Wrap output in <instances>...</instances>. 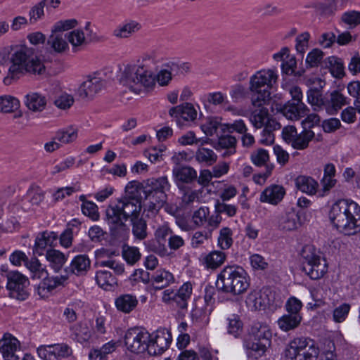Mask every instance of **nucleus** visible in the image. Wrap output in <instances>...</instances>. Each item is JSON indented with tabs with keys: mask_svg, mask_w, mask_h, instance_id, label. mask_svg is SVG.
<instances>
[{
	"mask_svg": "<svg viewBox=\"0 0 360 360\" xmlns=\"http://www.w3.org/2000/svg\"><path fill=\"white\" fill-rule=\"evenodd\" d=\"M269 160V155L267 150L259 148L252 152L251 154V160L254 165L258 167L264 166Z\"/></svg>",
	"mask_w": 360,
	"mask_h": 360,
	"instance_id": "obj_60",
	"label": "nucleus"
},
{
	"mask_svg": "<svg viewBox=\"0 0 360 360\" xmlns=\"http://www.w3.org/2000/svg\"><path fill=\"white\" fill-rule=\"evenodd\" d=\"M192 321L194 324L199 327H203L209 323V317L202 307H195L191 311V314Z\"/></svg>",
	"mask_w": 360,
	"mask_h": 360,
	"instance_id": "obj_51",
	"label": "nucleus"
},
{
	"mask_svg": "<svg viewBox=\"0 0 360 360\" xmlns=\"http://www.w3.org/2000/svg\"><path fill=\"white\" fill-rule=\"evenodd\" d=\"M141 210V200L122 198L106 209V221L115 233L119 230L125 231V222L139 217Z\"/></svg>",
	"mask_w": 360,
	"mask_h": 360,
	"instance_id": "obj_3",
	"label": "nucleus"
},
{
	"mask_svg": "<svg viewBox=\"0 0 360 360\" xmlns=\"http://www.w3.org/2000/svg\"><path fill=\"white\" fill-rule=\"evenodd\" d=\"M77 137V130L73 127H68L57 131L55 139L63 143H69L76 140Z\"/></svg>",
	"mask_w": 360,
	"mask_h": 360,
	"instance_id": "obj_50",
	"label": "nucleus"
},
{
	"mask_svg": "<svg viewBox=\"0 0 360 360\" xmlns=\"http://www.w3.org/2000/svg\"><path fill=\"white\" fill-rule=\"evenodd\" d=\"M71 338L72 340L84 343L89 340L92 332L87 322H79L70 327Z\"/></svg>",
	"mask_w": 360,
	"mask_h": 360,
	"instance_id": "obj_25",
	"label": "nucleus"
},
{
	"mask_svg": "<svg viewBox=\"0 0 360 360\" xmlns=\"http://www.w3.org/2000/svg\"><path fill=\"white\" fill-rule=\"evenodd\" d=\"M124 341L127 349L131 352L142 354L147 351L149 354L151 335L144 328L138 327L129 328L124 335Z\"/></svg>",
	"mask_w": 360,
	"mask_h": 360,
	"instance_id": "obj_10",
	"label": "nucleus"
},
{
	"mask_svg": "<svg viewBox=\"0 0 360 360\" xmlns=\"http://www.w3.org/2000/svg\"><path fill=\"white\" fill-rule=\"evenodd\" d=\"M328 216L333 226L340 233L353 236L360 232V206L356 202L337 200L331 205Z\"/></svg>",
	"mask_w": 360,
	"mask_h": 360,
	"instance_id": "obj_2",
	"label": "nucleus"
},
{
	"mask_svg": "<svg viewBox=\"0 0 360 360\" xmlns=\"http://www.w3.org/2000/svg\"><path fill=\"white\" fill-rule=\"evenodd\" d=\"M174 282L172 273L165 269H159L152 276V283L155 289L160 290Z\"/></svg>",
	"mask_w": 360,
	"mask_h": 360,
	"instance_id": "obj_30",
	"label": "nucleus"
},
{
	"mask_svg": "<svg viewBox=\"0 0 360 360\" xmlns=\"http://www.w3.org/2000/svg\"><path fill=\"white\" fill-rule=\"evenodd\" d=\"M19 347V341L11 334H5L0 340V352L5 360H19L15 354Z\"/></svg>",
	"mask_w": 360,
	"mask_h": 360,
	"instance_id": "obj_17",
	"label": "nucleus"
},
{
	"mask_svg": "<svg viewBox=\"0 0 360 360\" xmlns=\"http://www.w3.org/2000/svg\"><path fill=\"white\" fill-rule=\"evenodd\" d=\"M97 284L105 290H111L117 285L116 278L107 270H98L95 276Z\"/></svg>",
	"mask_w": 360,
	"mask_h": 360,
	"instance_id": "obj_34",
	"label": "nucleus"
},
{
	"mask_svg": "<svg viewBox=\"0 0 360 360\" xmlns=\"http://www.w3.org/2000/svg\"><path fill=\"white\" fill-rule=\"evenodd\" d=\"M11 71L13 72L41 75L45 71L44 64L34 55L33 50L26 46L17 49L11 55Z\"/></svg>",
	"mask_w": 360,
	"mask_h": 360,
	"instance_id": "obj_7",
	"label": "nucleus"
},
{
	"mask_svg": "<svg viewBox=\"0 0 360 360\" xmlns=\"http://www.w3.org/2000/svg\"><path fill=\"white\" fill-rule=\"evenodd\" d=\"M58 239L57 233L53 231H46L39 233L35 238L34 254L39 256L46 254L48 250L53 249V248L57 245Z\"/></svg>",
	"mask_w": 360,
	"mask_h": 360,
	"instance_id": "obj_16",
	"label": "nucleus"
},
{
	"mask_svg": "<svg viewBox=\"0 0 360 360\" xmlns=\"http://www.w3.org/2000/svg\"><path fill=\"white\" fill-rule=\"evenodd\" d=\"M149 354L158 355L163 353L169 347L172 336L169 331L165 328L157 330L150 334Z\"/></svg>",
	"mask_w": 360,
	"mask_h": 360,
	"instance_id": "obj_15",
	"label": "nucleus"
},
{
	"mask_svg": "<svg viewBox=\"0 0 360 360\" xmlns=\"http://www.w3.org/2000/svg\"><path fill=\"white\" fill-rule=\"evenodd\" d=\"M281 112L288 120H297L307 113V107L303 103L288 101L281 107Z\"/></svg>",
	"mask_w": 360,
	"mask_h": 360,
	"instance_id": "obj_21",
	"label": "nucleus"
},
{
	"mask_svg": "<svg viewBox=\"0 0 360 360\" xmlns=\"http://www.w3.org/2000/svg\"><path fill=\"white\" fill-rule=\"evenodd\" d=\"M341 20L349 27H354L360 24V12L356 11L345 12L341 16Z\"/></svg>",
	"mask_w": 360,
	"mask_h": 360,
	"instance_id": "obj_59",
	"label": "nucleus"
},
{
	"mask_svg": "<svg viewBox=\"0 0 360 360\" xmlns=\"http://www.w3.org/2000/svg\"><path fill=\"white\" fill-rule=\"evenodd\" d=\"M223 126L217 117H208L205 124L201 126L202 131L207 136H213L217 133V129L221 127L223 131Z\"/></svg>",
	"mask_w": 360,
	"mask_h": 360,
	"instance_id": "obj_56",
	"label": "nucleus"
},
{
	"mask_svg": "<svg viewBox=\"0 0 360 360\" xmlns=\"http://www.w3.org/2000/svg\"><path fill=\"white\" fill-rule=\"evenodd\" d=\"M315 134L311 129H303L298 134L297 133L291 146L297 150H304L309 146V142L314 138Z\"/></svg>",
	"mask_w": 360,
	"mask_h": 360,
	"instance_id": "obj_37",
	"label": "nucleus"
},
{
	"mask_svg": "<svg viewBox=\"0 0 360 360\" xmlns=\"http://www.w3.org/2000/svg\"><path fill=\"white\" fill-rule=\"evenodd\" d=\"M274 292L269 288L254 290L247 297L248 304L255 310L265 309L274 304Z\"/></svg>",
	"mask_w": 360,
	"mask_h": 360,
	"instance_id": "obj_13",
	"label": "nucleus"
},
{
	"mask_svg": "<svg viewBox=\"0 0 360 360\" xmlns=\"http://www.w3.org/2000/svg\"><path fill=\"white\" fill-rule=\"evenodd\" d=\"M202 100L204 103L207 102L214 105H222L228 103L226 95L220 91L206 94L202 96Z\"/></svg>",
	"mask_w": 360,
	"mask_h": 360,
	"instance_id": "obj_55",
	"label": "nucleus"
},
{
	"mask_svg": "<svg viewBox=\"0 0 360 360\" xmlns=\"http://www.w3.org/2000/svg\"><path fill=\"white\" fill-rule=\"evenodd\" d=\"M300 225V217L294 211L285 214L279 221V226L284 231H293Z\"/></svg>",
	"mask_w": 360,
	"mask_h": 360,
	"instance_id": "obj_38",
	"label": "nucleus"
},
{
	"mask_svg": "<svg viewBox=\"0 0 360 360\" xmlns=\"http://www.w3.org/2000/svg\"><path fill=\"white\" fill-rule=\"evenodd\" d=\"M330 72L335 78H342L345 75V67L341 59L337 57L328 58Z\"/></svg>",
	"mask_w": 360,
	"mask_h": 360,
	"instance_id": "obj_52",
	"label": "nucleus"
},
{
	"mask_svg": "<svg viewBox=\"0 0 360 360\" xmlns=\"http://www.w3.org/2000/svg\"><path fill=\"white\" fill-rule=\"evenodd\" d=\"M250 339L244 342L248 356L258 359L263 356L271 343L272 333L269 325L257 322L249 332Z\"/></svg>",
	"mask_w": 360,
	"mask_h": 360,
	"instance_id": "obj_6",
	"label": "nucleus"
},
{
	"mask_svg": "<svg viewBox=\"0 0 360 360\" xmlns=\"http://www.w3.org/2000/svg\"><path fill=\"white\" fill-rule=\"evenodd\" d=\"M302 271L311 279H319L327 272L326 261L313 245H305L301 252Z\"/></svg>",
	"mask_w": 360,
	"mask_h": 360,
	"instance_id": "obj_9",
	"label": "nucleus"
},
{
	"mask_svg": "<svg viewBox=\"0 0 360 360\" xmlns=\"http://www.w3.org/2000/svg\"><path fill=\"white\" fill-rule=\"evenodd\" d=\"M46 98L37 92H30L25 96V104L33 112H41L46 105Z\"/></svg>",
	"mask_w": 360,
	"mask_h": 360,
	"instance_id": "obj_26",
	"label": "nucleus"
},
{
	"mask_svg": "<svg viewBox=\"0 0 360 360\" xmlns=\"http://www.w3.org/2000/svg\"><path fill=\"white\" fill-rule=\"evenodd\" d=\"M310 39V34L308 32H304L299 34L295 39V48L297 51L303 55L309 46V40Z\"/></svg>",
	"mask_w": 360,
	"mask_h": 360,
	"instance_id": "obj_64",
	"label": "nucleus"
},
{
	"mask_svg": "<svg viewBox=\"0 0 360 360\" xmlns=\"http://www.w3.org/2000/svg\"><path fill=\"white\" fill-rule=\"evenodd\" d=\"M319 353V348L313 340L297 337L286 345L281 360H313L318 356Z\"/></svg>",
	"mask_w": 360,
	"mask_h": 360,
	"instance_id": "obj_8",
	"label": "nucleus"
},
{
	"mask_svg": "<svg viewBox=\"0 0 360 360\" xmlns=\"http://www.w3.org/2000/svg\"><path fill=\"white\" fill-rule=\"evenodd\" d=\"M159 60L155 52L145 54L141 65H127L124 68L120 78V83L136 94L153 88L155 84V78L148 68L157 64Z\"/></svg>",
	"mask_w": 360,
	"mask_h": 360,
	"instance_id": "obj_1",
	"label": "nucleus"
},
{
	"mask_svg": "<svg viewBox=\"0 0 360 360\" xmlns=\"http://www.w3.org/2000/svg\"><path fill=\"white\" fill-rule=\"evenodd\" d=\"M91 266V260L86 255H79L75 256L70 262V266L65 269V271L75 274L76 276L85 275Z\"/></svg>",
	"mask_w": 360,
	"mask_h": 360,
	"instance_id": "obj_24",
	"label": "nucleus"
},
{
	"mask_svg": "<svg viewBox=\"0 0 360 360\" xmlns=\"http://www.w3.org/2000/svg\"><path fill=\"white\" fill-rule=\"evenodd\" d=\"M174 182L179 188L197 179V171L191 166H174L172 169Z\"/></svg>",
	"mask_w": 360,
	"mask_h": 360,
	"instance_id": "obj_18",
	"label": "nucleus"
},
{
	"mask_svg": "<svg viewBox=\"0 0 360 360\" xmlns=\"http://www.w3.org/2000/svg\"><path fill=\"white\" fill-rule=\"evenodd\" d=\"M250 286L246 271L239 266H226L218 275L217 288L233 295L245 292Z\"/></svg>",
	"mask_w": 360,
	"mask_h": 360,
	"instance_id": "obj_5",
	"label": "nucleus"
},
{
	"mask_svg": "<svg viewBox=\"0 0 360 360\" xmlns=\"http://www.w3.org/2000/svg\"><path fill=\"white\" fill-rule=\"evenodd\" d=\"M278 79L276 68L262 69L250 78L249 91L252 106L266 105L271 98V90Z\"/></svg>",
	"mask_w": 360,
	"mask_h": 360,
	"instance_id": "obj_4",
	"label": "nucleus"
},
{
	"mask_svg": "<svg viewBox=\"0 0 360 360\" xmlns=\"http://www.w3.org/2000/svg\"><path fill=\"white\" fill-rule=\"evenodd\" d=\"M193 292V285L191 282L184 283L175 292V304L181 309H185L188 307V302Z\"/></svg>",
	"mask_w": 360,
	"mask_h": 360,
	"instance_id": "obj_28",
	"label": "nucleus"
},
{
	"mask_svg": "<svg viewBox=\"0 0 360 360\" xmlns=\"http://www.w3.org/2000/svg\"><path fill=\"white\" fill-rule=\"evenodd\" d=\"M80 302H73L68 304L64 309L63 316L69 323L74 322L77 319V314L80 311Z\"/></svg>",
	"mask_w": 360,
	"mask_h": 360,
	"instance_id": "obj_57",
	"label": "nucleus"
},
{
	"mask_svg": "<svg viewBox=\"0 0 360 360\" xmlns=\"http://www.w3.org/2000/svg\"><path fill=\"white\" fill-rule=\"evenodd\" d=\"M285 194V188L280 185L273 184L266 187L260 195V201L277 205Z\"/></svg>",
	"mask_w": 360,
	"mask_h": 360,
	"instance_id": "obj_22",
	"label": "nucleus"
},
{
	"mask_svg": "<svg viewBox=\"0 0 360 360\" xmlns=\"http://www.w3.org/2000/svg\"><path fill=\"white\" fill-rule=\"evenodd\" d=\"M132 224V233L139 240H143L147 236V224L145 220L139 217L131 220Z\"/></svg>",
	"mask_w": 360,
	"mask_h": 360,
	"instance_id": "obj_48",
	"label": "nucleus"
},
{
	"mask_svg": "<svg viewBox=\"0 0 360 360\" xmlns=\"http://www.w3.org/2000/svg\"><path fill=\"white\" fill-rule=\"evenodd\" d=\"M264 105L254 106L257 109L252 110L251 113L250 121L257 129L264 127L269 120V110Z\"/></svg>",
	"mask_w": 360,
	"mask_h": 360,
	"instance_id": "obj_35",
	"label": "nucleus"
},
{
	"mask_svg": "<svg viewBox=\"0 0 360 360\" xmlns=\"http://www.w3.org/2000/svg\"><path fill=\"white\" fill-rule=\"evenodd\" d=\"M7 289L11 296L20 300L28 297L27 287L30 284L28 278L18 271L10 272L7 276Z\"/></svg>",
	"mask_w": 360,
	"mask_h": 360,
	"instance_id": "obj_11",
	"label": "nucleus"
},
{
	"mask_svg": "<svg viewBox=\"0 0 360 360\" xmlns=\"http://www.w3.org/2000/svg\"><path fill=\"white\" fill-rule=\"evenodd\" d=\"M82 211L84 215L88 216L94 221L99 219L97 205L91 201H85L82 205Z\"/></svg>",
	"mask_w": 360,
	"mask_h": 360,
	"instance_id": "obj_61",
	"label": "nucleus"
},
{
	"mask_svg": "<svg viewBox=\"0 0 360 360\" xmlns=\"http://www.w3.org/2000/svg\"><path fill=\"white\" fill-rule=\"evenodd\" d=\"M20 106V101L11 95L0 96V112L9 113L17 110Z\"/></svg>",
	"mask_w": 360,
	"mask_h": 360,
	"instance_id": "obj_43",
	"label": "nucleus"
},
{
	"mask_svg": "<svg viewBox=\"0 0 360 360\" xmlns=\"http://www.w3.org/2000/svg\"><path fill=\"white\" fill-rule=\"evenodd\" d=\"M349 310L350 305L347 303L342 304L340 306L337 307L333 310V321L336 323L343 322L346 319L349 312Z\"/></svg>",
	"mask_w": 360,
	"mask_h": 360,
	"instance_id": "obj_63",
	"label": "nucleus"
},
{
	"mask_svg": "<svg viewBox=\"0 0 360 360\" xmlns=\"http://www.w3.org/2000/svg\"><path fill=\"white\" fill-rule=\"evenodd\" d=\"M195 160L198 163L210 166L217 161V155L212 149L201 146L195 153Z\"/></svg>",
	"mask_w": 360,
	"mask_h": 360,
	"instance_id": "obj_36",
	"label": "nucleus"
},
{
	"mask_svg": "<svg viewBox=\"0 0 360 360\" xmlns=\"http://www.w3.org/2000/svg\"><path fill=\"white\" fill-rule=\"evenodd\" d=\"M233 232L229 227H223L219 231V235L217 239L218 246L221 250H227L231 248L233 244Z\"/></svg>",
	"mask_w": 360,
	"mask_h": 360,
	"instance_id": "obj_46",
	"label": "nucleus"
},
{
	"mask_svg": "<svg viewBox=\"0 0 360 360\" xmlns=\"http://www.w3.org/2000/svg\"><path fill=\"white\" fill-rule=\"evenodd\" d=\"M26 267L29 269L32 279H43L48 276L46 267L37 258H32L29 262H26Z\"/></svg>",
	"mask_w": 360,
	"mask_h": 360,
	"instance_id": "obj_40",
	"label": "nucleus"
},
{
	"mask_svg": "<svg viewBox=\"0 0 360 360\" xmlns=\"http://www.w3.org/2000/svg\"><path fill=\"white\" fill-rule=\"evenodd\" d=\"M141 29V25L134 20L127 21L117 27L112 32L117 38H127Z\"/></svg>",
	"mask_w": 360,
	"mask_h": 360,
	"instance_id": "obj_33",
	"label": "nucleus"
},
{
	"mask_svg": "<svg viewBox=\"0 0 360 360\" xmlns=\"http://www.w3.org/2000/svg\"><path fill=\"white\" fill-rule=\"evenodd\" d=\"M336 348L333 341L328 340L324 343V346L321 352V360H338L336 354Z\"/></svg>",
	"mask_w": 360,
	"mask_h": 360,
	"instance_id": "obj_58",
	"label": "nucleus"
},
{
	"mask_svg": "<svg viewBox=\"0 0 360 360\" xmlns=\"http://www.w3.org/2000/svg\"><path fill=\"white\" fill-rule=\"evenodd\" d=\"M236 139L231 135H223L219 137L218 146L226 150L222 154L223 157H228L236 153Z\"/></svg>",
	"mask_w": 360,
	"mask_h": 360,
	"instance_id": "obj_41",
	"label": "nucleus"
},
{
	"mask_svg": "<svg viewBox=\"0 0 360 360\" xmlns=\"http://www.w3.org/2000/svg\"><path fill=\"white\" fill-rule=\"evenodd\" d=\"M48 44L57 53H62L68 49V44L63 37V34L56 32H51Z\"/></svg>",
	"mask_w": 360,
	"mask_h": 360,
	"instance_id": "obj_42",
	"label": "nucleus"
},
{
	"mask_svg": "<svg viewBox=\"0 0 360 360\" xmlns=\"http://www.w3.org/2000/svg\"><path fill=\"white\" fill-rule=\"evenodd\" d=\"M170 187L171 185L166 176L150 178L146 181L143 192L145 195H154L158 198L162 196L163 199L167 200L166 193L170 190Z\"/></svg>",
	"mask_w": 360,
	"mask_h": 360,
	"instance_id": "obj_14",
	"label": "nucleus"
},
{
	"mask_svg": "<svg viewBox=\"0 0 360 360\" xmlns=\"http://www.w3.org/2000/svg\"><path fill=\"white\" fill-rule=\"evenodd\" d=\"M323 53L319 49H314L306 58V64L310 68L317 67L321 62Z\"/></svg>",
	"mask_w": 360,
	"mask_h": 360,
	"instance_id": "obj_62",
	"label": "nucleus"
},
{
	"mask_svg": "<svg viewBox=\"0 0 360 360\" xmlns=\"http://www.w3.org/2000/svg\"><path fill=\"white\" fill-rule=\"evenodd\" d=\"M67 39L72 47V51L77 52L86 42L84 33L81 30H75L67 34Z\"/></svg>",
	"mask_w": 360,
	"mask_h": 360,
	"instance_id": "obj_44",
	"label": "nucleus"
},
{
	"mask_svg": "<svg viewBox=\"0 0 360 360\" xmlns=\"http://www.w3.org/2000/svg\"><path fill=\"white\" fill-rule=\"evenodd\" d=\"M143 191V188L141 183L137 181H131L127 184L125 195L123 198L141 200V193Z\"/></svg>",
	"mask_w": 360,
	"mask_h": 360,
	"instance_id": "obj_45",
	"label": "nucleus"
},
{
	"mask_svg": "<svg viewBox=\"0 0 360 360\" xmlns=\"http://www.w3.org/2000/svg\"><path fill=\"white\" fill-rule=\"evenodd\" d=\"M106 84L101 72L89 75L79 87L77 94L81 99L92 98Z\"/></svg>",
	"mask_w": 360,
	"mask_h": 360,
	"instance_id": "obj_12",
	"label": "nucleus"
},
{
	"mask_svg": "<svg viewBox=\"0 0 360 360\" xmlns=\"http://www.w3.org/2000/svg\"><path fill=\"white\" fill-rule=\"evenodd\" d=\"M169 115L176 119L181 118L186 121H193L197 117V110L193 104L185 103L170 108Z\"/></svg>",
	"mask_w": 360,
	"mask_h": 360,
	"instance_id": "obj_23",
	"label": "nucleus"
},
{
	"mask_svg": "<svg viewBox=\"0 0 360 360\" xmlns=\"http://www.w3.org/2000/svg\"><path fill=\"white\" fill-rule=\"evenodd\" d=\"M115 303L119 311L129 313L136 307L138 300L131 294H124L116 298Z\"/></svg>",
	"mask_w": 360,
	"mask_h": 360,
	"instance_id": "obj_31",
	"label": "nucleus"
},
{
	"mask_svg": "<svg viewBox=\"0 0 360 360\" xmlns=\"http://www.w3.org/2000/svg\"><path fill=\"white\" fill-rule=\"evenodd\" d=\"M307 99L315 110L322 108L325 109V96L323 98L317 89H309L307 92Z\"/></svg>",
	"mask_w": 360,
	"mask_h": 360,
	"instance_id": "obj_53",
	"label": "nucleus"
},
{
	"mask_svg": "<svg viewBox=\"0 0 360 360\" xmlns=\"http://www.w3.org/2000/svg\"><path fill=\"white\" fill-rule=\"evenodd\" d=\"M295 186L298 190L308 195H314L319 184L312 177L300 175L295 179Z\"/></svg>",
	"mask_w": 360,
	"mask_h": 360,
	"instance_id": "obj_29",
	"label": "nucleus"
},
{
	"mask_svg": "<svg viewBox=\"0 0 360 360\" xmlns=\"http://www.w3.org/2000/svg\"><path fill=\"white\" fill-rule=\"evenodd\" d=\"M302 320L300 315L285 314L278 320V325L281 330L287 332L297 328Z\"/></svg>",
	"mask_w": 360,
	"mask_h": 360,
	"instance_id": "obj_39",
	"label": "nucleus"
},
{
	"mask_svg": "<svg viewBox=\"0 0 360 360\" xmlns=\"http://www.w3.org/2000/svg\"><path fill=\"white\" fill-rule=\"evenodd\" d=\"M226 257L224 252L213 250L203 257L202 264L207 269H216L224 262Z\"/></svg>",
	"mask_w": 360,
	"mask_h": 360,
	"instance_id": "obj_32",
	"label": "nucleus"
},
{
	"mask_svg": "<svg viewBox=\"0 0 360 360\" xmlns=\"http://www.w3.org/2000/svg\"><path fill=\"white\" fill-rule=\"evenodd\" d=\"M27 198L32 205L39 206L45 198V192L38 186L32 187L27 193Z\"/></svg>",
	"mask_w": 360,
	"mask_h": 360,
	"instance_id": "obj_54",
	"label": "nucleus"
},
{
	"mask_svg": "<svg viewBox=\"0 0 360 360\" xmlns=\"http://www.w3.org/2000/svg\"><path fill=\"white\" fill-rule=\"evenodd\" d=\"M42 280L37 288V292L41 297H47L52 290L63 285L68 280V276L61 275L51 277L46 276Z\"/></svg>",
	"mask_w": 360,
	"mask_h": 360,
	"instance_id": "obj_19",
	"label": "nucleus"
},
{
	"mask_svg": "<svg viewBox=\"0 0 360 360\" xmlns=\"http://www.w3.org/2000/svg\"><path fill=\"white\" fill-rule=\"evenodd\" d=\"M347 98L338 91H333L325 96V110L330 115H334L342 106L348 103Z\"/></svg>",
	"mask_w": 360,
	"mask_h": 360,
	"instance_id": "obj_20",
	"label": "nucleus"
},
{
	"mask_svg": "<svg viewBox=\"0 0 360 360\" xmlns=\"http://www.w3.org/2000/svg\"><path fill=\"white\" fill-rule=\"evenodd\" d=\"M122 255L123 259L129 265H133L141 258V253L138 248L124 245L122 248Z\"/></svg>",
	"mask_w": 360,
	"mask_h": 360,
	"instance_id": "obj_47",
	"label": "nucleus"
},
{
	"mask_svg": "<svg viewBox=\"0 0 360 360\" xmlns=\"http://www.w3.org/2000/svg\"><path fill=\"white\" fill-rule=\"evenodd\" d=\"M45 256L49 266L56 273L61 270L68 259L64 253L56 249L48 250Z\"/></svg>",
	"mask_w": 360,
	"mask_h": 360,
	"instance_id": "obj_27",
	"label": "nucleus"
},
{
	"mask_svg": "<svg viewBox=\"0 0 360 360\" xmlns=\"http://www.w3.org/2000/svg\"><path fill=\"white\" fill-rule=\"evenodd\" d=\"M163 197L159 198L154 195H145L147 203L146 207L148 212H151L152 214H155L163 207L167 200L163 199Z\"/></svg>",
	"mask_w": 360,
	"mask_h": 360,
	"instance_id": "obj_49",
	"label": "nucleus"
}]
</instances>
